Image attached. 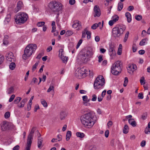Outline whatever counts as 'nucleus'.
<instances>
[{
	"label": "nucleus",
	"instance_id": "f257e3e1",
	"mask_svg": "<svg viewBox=\"0 0 150 150\" xmlns=\"http://www.w3.org/2000/svg\"><path fill=\"white\" fill-rule=\"evenodd\" d=\"M80 120L82 124L85 127H91L95 123V117L93 112H89L81 116Z\"/></svg>",
	"mask_w": 150,
	"mask_h": 150
},
{
	"label": "nucleus",
	"instance_id": "f03ea898",
	"mask_svg": "<svg viewBox=\"0 0 150 150\" xmlns=\"http://www.w3.org/2000/svg\"><path fill=\"white\" fill-rule=\"evenodd\" d=\"M126 27L124 25H117L112 30V35L115 38L120 37L126 29Z\"/></svg>",
	"mask_w": 150,
	"mask_h": 150
},
{
	"label": "nucleus",
	"instance_id": "7ed1b4c3",
	"mask_svg": "<svg viewBox=\"0 0 150 150\" xmlns=\"http://www.w3.org/2000/svg\"><path fill=\"white\" fill-rule=\"evenodd\" d=\"M37 46L35 44H30L28 45L24 51V54L23 55V58L26 59L27 58L30 57L32 53L35 52Z\"/></svg>",
	"mask_w": 150,
	"mask_h": 150
},
{
	"label": "nucleus",
	"instance_id": "20e7f679",
	"mask_svg": "<svg viewBox=\"0 0 150 150\" xmlns=\"http://www.w3.org/2000/svg\"><path fill=\"white\" fill-rule=\"evenodd\" d=\"M62 5L59 2L56 1L51 2L49 4V7L52 12L56 13L62 10Z\"/></svg>",
	"mask_w": 150,
	"mask_h": 150
},
{
	"label": "nucleus",
	"instance_id": "39448f33",
	"mask_svg": "<svg viewBox=\"0 0 150 150\" xmlns=\"http://www.w3.org/2000/svg\"><path fill=\"white\" fill-rule=\"evenodd\" d=\"M120 63V61H117L112 64L111 68V72L112 74L115 75H117L120 73L121 72L122 66Z\"/></svg>",
	"mask_w": 150,
	"mask_h": 150
},
{
	"label": "nucleus",
	"instance_id": "423d86ee",
	"mask_svg": "<svg viewBox=\"0 0 150 150\" xmlns=\"http://www.w3.org/2000/svg\"><path fill=\"white\" fill-rule=\"evenodd\" d=\"M15 21L17 24H20L25 23L28 18L27 14L24 13L19 12L15 17Z\"/></svg>",
	"mask_w": 150,
	"mask_h": 150
},
{
	"label": "nucleus",
	"instance_id": "0eeeda50",
	"mask_svg": "<svg viewBox=\"0 0 150 150\" xmlns=\"http://www.w3.org/2000/svg\"><path fill=\"white\" fill-rule=\"evenodd\" d=\"M92 52L89 50L84 52H81L78 56V59H80L82 62L85 63L87 61L89 56L92 55Z\"/></svg>",
	"mask_w": 150,
	"mask_h": 150
},
{
	"label": "nucleus",
	"instance_id": "6e6552de",
	"mask_svg": "<svg viewBox=\"0 0 150 150\" xmlns=\"http://www.w3.org/2000/svg\"><path fill=\"white\" fill-rule=\"evenodd\" d=\"M94 11V17L96 16L99 17L101 15V12L100 9L98 6L97 5H96L94 6L93 8Z\"/></svg>",
	"mask_w": 150,
	"mask_h": 150
},
{
	"label": "nucleus",
	"instance_id": "1a4fd4ad",
	"mask_svg": "<svg viewBox=\"0 0 150 150\" xmlns=\"http://www.w3.org/2000/svg\"><path fill=\"white\" fill-rule=\"evenodd\" d=\"M35 130V128L34 127H33L32 129L29 134L28 136L27 142L32 143V141L33 136V134Z\"/></svg>",
	"mask_w": 150,
	"mask_h": 150
},
{
	"label": "nucleus",
	"instance_id": "9d476101",
	"mask_svg": "<svg viewBox=\"0 0 150 150\" xmlns=\"http://www.w3.org/2000/svg\"><path fill=\"white\" fill-rule=\"evenodd\" d=\"M137 69V66L135 64L130 65L127 67L128 71L130 74L132 73Z\"/></svg>",
	"mask_w": 150,
	"mask_h": 150
},
{
	"label": "nucleus",
	"instance_id": "9b49d317",
	"mask_svg": "<svg viewBox=\"0 0 150 150\" xmlns=\"http://www.w3.org/2000/svg\"><path fill=\"white\" fill-rule=\"evenodd\" d=\"M105 83V80L103 76L101 75L98 76L95 80L94 83Z\"/></svg>",
	"mask_w": 150,
	"mask_h": 150
},
{
	"label": "nucleus",
	"instance_id": "f8f14e48",
	"mask_svg": "<svg viewBox=\"0 0 150 150\" xmlns=\"http://www.w3.org/2000/svg\"><path fill=\"white\" fill-rule=\"evenodd\" d=\"M72 27L74 28H77L78 30H80L82 27L81 23L78 21H75L72 25Z\"/></svg>",
	"mask_w": 150,
	"mask_h": 150
},
{
	"label": "nucleus",
	"instance_id": "ddd939ff",
	"mask_svg": "<svg viewBox=\"0 0 150 150\" xmlns=\"http://www.w3.org/2000/svg\"><path fill=\"white\" fill-rule=\"evenodd\" d=\"M109 52V54L111 57H113L116 55V52L114 50V45H111L110 46Z\"/></svg>",
	"mask_w": 150,
	"mask_h": 150
},
{
	"label": "nucleus",
	"instance_id": "4468645a",
	"mask_svg": "<svg viewBox=\"0 0 150 150\" xmlns=\"http://www.w3.org/2000/svg\"><path fill=\"white\" fill-rule=\"evenodd\" d=\"M13 54L12 52H9L6 56V59L9 62L13 61L14 59L13 58Z\"/></svg>",
	"mask_w": 150,
	"mask_h": 150
},
{
	"label": "nucleus",
	"instance_id": "2eb2a0df",
	"mask_svg": "<svg viewBox=\"0 0 150 150\" xmlns=\"http://www.w3.org/2000/svg\"><path fill=\"white\" fill-rule=\"evenodd\" d=\"M104 84H104V83L103 82V83H94V88L95 89H99L102 88Z\"/></svg>",
	"mask_w": 150,
	"mask_h": 150
},
{
	"label": "nucleus",
	"instance_id": "dca6fc26",
	"mask_svg": "<svg viewBox=\"0 0 150 150\" xmlns=\"http://www.w3.org/2000/svg\"><path fill=\"white\" fill-rule=\"evenodd\" d=\"M23 6V3L21 1H18L17 3V5L16 8L15 10V12L16 13Z\"/></svg>",
	"mask_w": 150,
	"mask_h": 150
},
{
	"label": "nucleus",
	"instance_id": "f3484780",
	"mask_svg": "<svg viewBox=\"0 0 150 150\" xmlns=\"http://www.w3.org/2000/svg\"><path fill=\"white\" fill-rule=\"evenodd\" d=\"M1 127L2 130L5 131L8 128V125L6 122H4L1 124Z\"/></svg>",
	"mask_w": 150,
	"mask_h": 150
},
{
	"label": "nucleus",
	"instance_id": "a211bd4d",
	"mask_svg": "<svg viewBox=\"0 0 150 150\" xmlns=\"http://www.w3.org/2000/svg\"><path fill=\"white\" fill-rule=\"evenodd\" d=\"M42 142L43 139L42 138H38V146L40 149H41L43 146L42 145Z\"/></svg>",
	"mask_w": 150,
	"mask_h": 150
},
{
	"label": "nucleus",
	"instance_id": "6ab92c4d",
	"mask_svg": "<svg viewBox=\"0 0 150 150\" xmlns=\"http://www.w3.org/2000/svg\"><path fill=\"white\" fill-rule=\"evenodd\" d=\"M125 16L127 18V22L128 23H130L132 21L131 14L129 12H127L125 13Z\"/></svg>",
	"mask_w": 150,
	"mask_h": 150
},
{
	"label": "nucleus",
	"instance_id": "aec40b11",
	"mask_svg": "<svg viewBox=\"0 0 150 150\" xmlns=\"http://www.w3.org/2000/svg\"><path fill=\"white\" fill-rule=\"evenodd\" d=\"M129 130V128L127 125H125L123 130V132L124 133L126 134L128 133Z\"/></svg>",
	"mask_w": 150,
	"mask_h": 150
},
{
	"label": "nucleus",
	"instance_id": "412c9836",
	"mask_svg": "<svg viewBox=\"0 0 150 150\" xmlns=\"http://www.w3.org/2000/svg\"><path fill=\"white\" fill-rule=\"evenodd\" d=\"M60 118L61 120H63L66 117L67 115L66 112L62 111L60 113Z\"/></svg>",
	"mask_w": 150,
	"mask_h": 150
},
{
	"label": "nucleus",
	"instance_id": "4be33fe9",
	"mask_svg": "<svg viewBox=\"0 0 150 150\" xmlns=\"http://www.w3.org/2000/svg\"><path fill=\"white\" fill-rule=\"evenodd\" d=\"M71 136V132L70 131H68L66 135V140L67 141H68L70 139Z\"/></svg>",
	"mask_w": 150,
	"mask_h": 150
},
{
	"label": "nucleus",
	"instance_id": "5701e85b",
	"mask_svg": "<svg viewBox=\"0 0 150 150\" xmlns=\"http://www.w3.org/2000/svg\"><path fill=\"white\" fill-rule=\"evenodd\" d=\"M123 7V4L121 2H120L118 3L117 10L118 11H121Z\"/></svg>",
	"mask_w": 150,
	"mask_h": 150
},
{
	"label": "nucleus",
	"instance_id": "b1692460",
	"mask_svg": "<svg viewBox=\"0 0 150 150\" xmlns=\"http://www.w3.org/2000/svg\"><path fill=\"white\" fill-rule=\"evenodd\" d=\"M27 100L26 99H24L21 101L19 107L20 108H22L24 106L25 103L27 101Z\"/></svg>",
	"mask_w": 150,
	"mask_h": 150
},
{
	"label": "nucleus",
	"instance_id": "393cba45",
	"mask_svg": "<svg viewBox=\"0 0 150 150\" xmlns=\"http://www.w3.org/2000/svg\"><path fill=\"white\" fill-rule=\"evenodd\" d=\"M83 70H85V69L83 68H82L81 69L77 71V72L76 73V74H77L78 73V76H81V75L83 76V74H85L86 73V72L85 71L83 72V73L81 72V71H83Z\"/></svg>",
	"mask_w": 150,
	"mask_h": 150
},
{
	"label": "nucleus",
	"instance_id": "a878e982",
	"mask_svg": "<svg viewBox=\"0 0 150 150\" xmlns=\"http://www.w3.org/2000/svg\"><path fill=\"white\" fill-rule=\"evenodd\" d=\"M16 66V65L15 63L13 62H11L10 63L9 65L10 69L12 70L14 69Z\"/></svg>",
	"mask_w": 150,
	"mask_h": 150
},
{
	"label": "nucleus",
	"instance_id": "bb28decb",
	"mask_svg": "<svg viewBox=\"0 0 150 150\" xmlns=\"http://www.w3.org/2000/svg\"><path fill=\"white\" fill-rule=\"evenodd\" d=\"M76 135L77 137L81 138H83L85 136L84 134L83 133L78 132H76Z\"/></svg>",
	"mask_w": 150,
	"mask_h": 150
},
{
	"label": "nucleus",
	"instance_id": "cd10ccee",
	"mask_svg": "<svg viewBox=\"0 0 150 150\" xmlns=\"http://www.w3.org/2000/svg\"><path fill=\"white\" fill-rule=\"evenodd\" d=\"M32 143L27 142L25 150H30Z\"/></svg>",
	"mask_w": 150,
	"mask_h": 150
},
{
	"label": "nucleus",
	"instance_id": "c85d7f7f",
	"mask_svg": "<svg viewBox=\"0 0 150 150\" xmlns=\"http://www.w3.org/2000/svg\"><path fill=\"white\" fill-rule=\"evenodd\" d=\"M119 17L117 15H115L112 17V20L115 23L119 19Z\"/></svg>",
	"mask_w": 150,
	"mask_h": 150
},
{
	"label": "nucleus",
	"instance_id": "c756f323",
	"mask_svg": "<svg viewBox=\"0 0 150 150\" xmlns=\"http://www.w3.org/2000/svg\"><path fill=\"white\" fill-rule=\"evenodd\" d=\"M13 88L12 87H11L8 89L7 92L8 94H10L13 93Z\"/></svg>",
	"mask_w": 150,
	"mask_h": 150
},
{
	"label": "nucleus",
	"instance_id": "7c9ffc66",
	"mask_svg": "<svg viewBox=\"0 0 150 150\" xmlns=\"http://www.w3.org/2000/svg\"><path fill=\"white\" fill-rule=\"evenodd\" d=\"M135 19L138 21H140L142 18V16L141 15H137L135 16Z\"/></svg>",
	"mask_w": 150,
	"mask_h": 150
},
{
	"label": "nucleus",
	"instance_id": "2f4dec72",
	"mask_svg": "<svg viewBox=\"0 0 150 150\" xmlns=\"http://www.w3.org/2000/svg\"><path fill=\"white\" fill-rule=\"evenodd\" d=\"M41 103L42 105L45 108H46L47 107V103L44 100L42 99L41 100Z\"/></svg>",
	"mask_w": 150,
	"mask_h": 150
},
{
	"label": "nucleus",
	"instance_id": "473e14b6",
	"mask_svg": "<svg viewBox=\"0 0 150 150\" xmlns=\"http://www.w3.org/2000/svg\"><path fill=\"white\" fill-rule=\"evenodd\" d=\"M21 99V98L20 97H17L15 99L14 102V103L17 104L18 103Z\"/></svg>",
	"mask_w": 150,
	"mask_h": 150
},
{
	"label": "nucleus",
	"instance_id": "72a5a7b5",
	"mask_svg": "<svg viewBox=\"0 0 150 150\" xmlns=\"http://www.w3.org/2000/svg\"><path fill=\"white\" fill-rule=\"evenodd\" d=\"M73 34V32L71 31L68 30L65 33V35L66 37L69 36Z\"/></svg>",
	"mask_w": 150,
	"mask_h": 150
},
{
	"label": "nucleus",
	"instance_id": "f704fd0d",
	"mask_svg": "<svg viewBox=\"0 0 150 150\" xmlns=\"http://www.w3.org/2000/svg\"><path fill=\"white\" fill-rule=\"evenodd\" d=\"M11 19V17L10 15H8L5 19V22H6L7 23H8Z\"/></svg>",
	"mask_w": 150,
	"mask_h": 150
},
{
	"label": "nucleus",
	"instance_id": "c9c22d12",
	"mask_svg": "<svg viewBox=\"0 0 150 150\" xmlns=\"http://www.w3.org/2000/svg\"><path fill=\"white\" fill-rule=\"evenodd\" d=\"M63 62L64 63H66L68 60V57L64 56L60 57Z\"/></svg>",
	"mask_w": 150,
	"mask_h": 150
},
{
	"label": "nucleus",
	"instance_id": "e433bc0d",
	"mask_svg": "<svg viewBox=\"0 0 150 150\" xmlns=\"http://www.w3.org/2000/svg\"><path fill=\"white\" fill-rule=\"evenodd\" d=\"M52 90H54V86L52 84H50V86L47 90V92H50Z\"/></svg>",
	"mask_w": 150,
	"mask_h": 150
},
{
	"label": "nucleus",
	"instance_id": "4c0bfd02",
	"mask_svg": "<svg viewBox=\"0 0 150 150\" xmlns=\"http://www.w3.org/2000/svg\"><path fill=\"white\" fill-rule=\"evenodd\" d=\"M64 51L63 49H61L59 50V56L60 57L63 56Z\"/></svg>",
	"mask_w": 150,
	"mask_h": 150
},
{
	"label": "nucleus",
	"instance_id": "58836bf2",
	"mask_svg": "<svg viewBox=\"0 0 150 150\" xmlns=\"http://www.w3.org/2000/svg\"><path fill=\"white\" fill-rule=\"evenodd\" d=\"M129 31H127V32L126 33V34L125 35V38H124V42H125L127 41V38L128 37V36H129Z\"/></svg>",
	"mask_w": 150,
	"mask_h": 150
},
{
	"label": "nucleus",
	"instance_id": "ea45409f",
	"mask_svg": "<svg viewBox=\"0 0 150 150\" xmlns=\"http://www.w3.org/2000/svg\"><path fill=\"white\" fill-rule=\"evenodd\" d=\"M45 24V22L43 21L38 22L37 23V25L38 27H41L43 26Z\"/></svg>",
	"mask_w": 150,
	"mask_h": 150
},
{
	"label": "nucleus",
	"instance_id": "a19ab883",
	"mask_svg": "<svg viewBox=\"0 0 150 150\" xmlns=\"http://www.w3.org/2000/svg\"><path fill=\"white\" fill-rule=\"evenodd\" d=\"M90 150H96V147L94 145L90 146L88 148Z\"/></svg>",
	"mask_w": 150,
	"mask_h": 150
},
{
	"label": "nucleus",
	"instance_id": "79ce46f5",
	"mask_svg": "<svg viewBox=\"0 0 150 150\" xmlns=\"http://www.w3.org/2000/svg\"><path fill=\"white\" fill-rule=\"evenodd\" d=\"M144 132L146 134L150 133V128L146 127L144 130Z\"/></svg>",
	"mask_w": 150,
	"mask_h": 150
},
{
	"label": "nucleus",
	"instance_id": "37998d69",
	"mask_svg": "<svg viewBox=\"0 0 150 150\" xmlns=\"http://www.w3.org/2000/svg\"><path fill=\"white\" fill-rule=\"evenodd\" d=\"M86 35H87V38L88 39H89L91 38V33L90 31L86 30Z\"/></svg>",
	"mask_w": 150,
	"mask_h": 150
},
{
	"label": "nucleus",
	"instance_id": "c03bdc74",
	"mask_svg": "<svg viewBox=\"0 0 150 150\" xmlns=\"http://www.w3.org/2000/svg\"><path fill=\"white\" fill-rule=\"evenodd\" d=\"M38 64V63L37 62H36L35 64L33 66L32 68V70L33 71H34L36 69L37 67Z\"/></svg>",
	"mask_w": 150,
	"mask_h": 150
},
{
	"label": "nucleus",
	"instance_id": "a18cd8bd",
	"mask_svg": "<svg viewBox=\"0 0 150 150\" xmlns=\"http://www.w3.org/2000/svg\"><path fill=\"white\" fill-rule=\"evenodd\" d=\"M10 112H7L5 113L4 114V117L6 118H8L10 117Z\"/></svg>",
	"mask_w": 150,
	"mask_h": 150
},
{
	"label": "nucleus",
	"instance_id": "49530a36",
	"mask_svg": "<svg viewBox=\"0 0 150 150\" xmlns=\"http://www.w3.org/2000/svg\"><path fill=\"white\" fill-rule=\"evenodd\" d=\"M146 39H142L139 43V45L141 46L144 45L145 43Z\"/></svg>",
	"mask_w": 150,
	"mask_h": 150
},
{
	"label": "nucleus",
	"instance_id": "de8ad7c7",
	"mask_svg": "<svg viewBox=\"0 0 150 150\" xmlns=\"http://www.w3.org/2000/svg\"><path fill=\"white\" fill-rule=\"evenodd\" d=\"M144 81V77L143 76L141 78V79L140 80V82L141 85H144L145 84V83Z\"/></svg>",
	"mask_w": 150,
	"mask_h": 150
},
{
	"label": "nucleus",
	"instance_id": "09e8293b",
	"mask_svg": "<svg viewBox=\"0 0 150 150\" xmlns=\"http://www.w3.org/2000/svg\"><path fill=\"white\" fill-rule=\"evenodd\" d=\"M4 57L1 55H0V65L3 62L4 60Z\"/></svg>",
	"mask_w": 150,
	"mask_h": 150
},
{
	"label": "nucleus",
	"instance_id": "8fccbe9b",
	"mask_svg": "<svg viewBox=\"0 0 150 150\" xmlns=\"http://www.w3.org/2000/svg\"><path fill=\"white\" fill-rule=\"evenodd\" d=\"M15 97V95L13 94L12 95L9 100V102H12L14 99Z\"/></svg>",
	"mask_w": 150,
	"mask_h": 150
},
{
	"label": "nucleus",
	"instance_id": "3c124183",
	"mask_svg": "<svg viewBox=\"0 0 150 150\" xmlns=\"http://www.w3.org/2000/svg\"><path fill=\"white\" fill-rule=\"evenodd\" d=\"M147 117V114L146 113H144L142 115V118L143 120H145Z\"/></svg>",
	"mask_w": 150,
	"mask_h": 150
},
{
	"label": "nucleus",
	"instance_id": "603ef678",
	"mask_svg": "<svg viewBox=\"0 0 150 150\" xmlns=\"http://www.w3.org/2000/svg\"><path fill=\"white\" fill-rule=\"evenodd\" d=\"M82 42V39H80L79 40V41L78 42L76 47V48L78 49L81 44Z\"/></svg>",
	"mask_w": 150,
	"mask_h": 150
},
{
	"label": "nucleus",
	"instance_id": "864d4df0",
	"mask_svg": "<svg viewBox=\"0 0 150 150\" xmlns=\"http://www.w3.org/2000/svg\"><path fill=\"white\" fill-rule=\"evenodd\" d=\"M138 97L139 99H143L144 96L143 93H139L138 94Z\"/></svg>",
	"mask_w": 150,
	"mask_h": 150
},
{
	"label": "nucleus",
	"instance_id": "5fc2aeb1",
	"mask_svg": "<svg viewBox=\"0 0 150 150\" xmlns=\"http://www.w3.org/2000/svg\"><path fill=\"white\" fill-rule=\"evenodd\" d=\"M98 62H100L103 60V55H100L98 57Z\"/></svg>",
	"mask_w": 150,
	"mask_h": 150
},
{
	"label": "nucleus",
	"instance_id": "6e6d98bb",
	"mask_svg": "<svg viewBox=\"0 0 150 150\" xmlns=\"http://www.w3.org/2000/svg\"><path fill=\"white\" fill-rule=\"evenodd\" d=\"M137 48L136 45L135 44H134L132 47V50L133 52H135L136 51Z\"/></svg>",
	"mask_w": 150,
	"mask_h": 150
},
{
	"label": "nucleus",
	"instance_id": "4d7b16f0",
	"mask_svg": "<svg viewBox=\"0 0 150 150\" xmlns=\"http://www.w3.org/2000/svg\"><path fill=\"white\" fill-rule=\"evenodd\" d=\"M98 27L97 25V23L93 24L91 26V28L93 30H95Z\"/></svg>",
	"mask_w": 150,
	"mask_h": 150
},
{
	"label": "nucleus",
	"instance_id": "13d9d810",
	"mask_svg": "<svg viewBox=\"0 0 150 150\" xmlns=\"http://www.w3.org/2000/svg\"><path fill=\"white\" fill-rule=\"evenodd\" d=\"M97 99V96L95 94H93L92 96V98L91 100L92 101H95Z\"/></svg>",
	"mask_w": 150,
	"mask_h": 150
},
{
	"label": "nucleus",
	"instance_id": "bf43d9fd",
	"mask_svg": "<svg viewBox=\"0 0 150 150\" xmlns=\"http://www.w3.org/2000/svg\"><path fill=\"white\" fill-rule=\"evenodd\" d=\"M134 9V7L133 6H129L127 8V10L129 11H132Z\"/></svg>",
	"mask_w": 150,
	"mask_h": 150
},
{
	"label": "nucleus",
	"instance_id": "052dcab7",
	"mask_svg": "<svg viewBox=\"0 0 150 150\" xmlns=\"http://www.w3.org/2000/svg\"><path fill=\"white\" fill-rule=\"evenodd\" d=\"M33 82L34 83H36L38 82V79L36 78H34L32 80V81L31 82L30 84H32V82Z\"/></svg>",
	"mask_w": 150,
	"mask_h": 150
},
{
	"label": "nucleus",
	"instance_id": "680f3d73",
	"mask_svg": "<svg viewBox=\"0 0 150 150\" xmlns=\"http://www.w3.org/2000/svg\"><path fill=\"white\" fill-rule=\"evenodd\" d=\"M146 141L145 140H143L141 143V146L142 147H144L146 145Z\"/></svg>",
	"mask_w": 150,
	"mask_h": 150
},
{
	"label": "nucleus",
	"instance_id": "e2e57ef3",
	"mask_svg": "<svg viewBox=\"0 0 150 150\" xmlns=\"http://www.w3.org/2000/svg\"><path fill=\"white\" fill-rule=\"evenodd\" d=\"M75 0H69V3L70 5H73L75 3Z\"/></svg>",
	"mask_w": 150,
	"mask_h": 150
},
{
	"label": "nucleus",
	"instance_id": "0e129e2a",
	"mask_svg": "<svg viewBox=\"0 0 150 150\" xmlns=\"http://www.w3.org/2000/svg\"><path fill=\"white\" fill-rule=\"evenodd\" d=\"M88 97L87 96H83L82 97V99L84 101H86L87 100Z\"/></svg>",
	"mask_w": 150,
	"mask_h": 150
},
{
	"label": "nucleus",
	"instance_id": "69168bd1",
	"mask_svg": "<svg viewBox=\"0 0 150 150\" xmlns=\"http://www.w3.org/2000/svg\"><path fill=\"white\" fill-rule=\"evenodd\" d=\"M109 132L108 130H106L105 133V135L106 137H108V136Z\"/></svg>",
	"mask_w": 150,
	"mask_h": 150
},
{
	"label": "nucleus",
	"instance_id": "338daca9",
	"mask_svg": "<svg viewBox=\"0 0 150 150\" xmlns=\"http://www.w3.org/2000/svg\"><path fill=\"white\" fill-rule=\"evenodd\" d=\"M133 127H136L137 126V124L136 122L134 121L132 122L130 124Z\"/></svg>",
	"mask_w": 150,
	"mask_h": 150
},
{
	"label": "nucleus",
	"instance_id": "774afa93",
	"mask_svg": "<svg viewBox=\"0 0 150 150\" xmlns=\"http://www.w3.org/2000/svg\"><path fill=\"white\" fill-rule=\"evenodd\" d=\"M20 148L19 146L17 145L14 146L13 148V150H18Z\"/></svg>",
	"mask_w": 150,
	"mask_h": 150
}]
</instances>
